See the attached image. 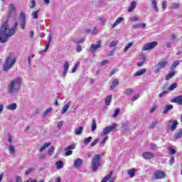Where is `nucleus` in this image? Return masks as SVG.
<instances>
[{"mask_svg": "<svg viewBox=\"0 0 182 182\" xmlns=\"http://www.w3.org/2000/svg\"><path fill=\"white\" fill-rule=\"evenodd\" d=\"M8 142L9 144H12V136L9 133L8 134Z\"/></svg>", "mask_w": 182, "mask_h": 182, "instance_id": "13d9d810", "label": "nucleus"}, {"mask_svg": "<svg viewBox=\"0 0 182 182\" xmlns=\"http://www.w3.org/2000/svg\"><path fill=\"white\" fill-rule=\"evenodd\" d=\"M134 174H136V168L128 170V176H129L131 178H133V177H134Z\"/></svg>", "mask_w": 182, "mask_h": 182, "instance_id": "c756f323", "label": "nucleus"}, {"mask_svg": "<svg viewBox=\"0 0 182 182\" xmlns=\"http://www.w3.org/2000/svg\"><path fill=\"white\" fill-rule=\"evenodd\" d=\"M35 169L33 168H29L28 169H27L25 172V175L28 176L29 174H31V173H32V171H33Z\"/></svg>", "mask_w": 182, "mask_h": 182, "instance_id": "603ef678", "label": "nucleus"}, {"mask_svg": "<svg viewBox=\"0 0 182 182\" xmlns=\"http://www.w3.org/2000/svg\"><path fill=\"white\" fill-rule=\"evenodd\" d=\"M146 72H147V70L144 68L139 70L134 74V77H137L138 76H143V75H144V73H146Z\"/></svg>", "mask_w": 182, "mask_h": 182, "instance_id": "f3484780", "label": "nucleus"}, {"mask_svg": "<svg viewBox=\"0 0 182 182\" xmlns=\"http://www.w3.org/2000/svg\"><path fill=\"white\" fill-rule=\"evenodd\" d=\"M21 85H22V79L20 77L14 78L10 82L7 90L10 95L18 93L21 90Z\"/></svg>", "mask_w": 182, "mask_h": 182, "instance_id": "f03ea898", "label": "nucleus"}, {"mask_svg": "<svg viewBox=\"0 0 182 182\" xmlns=\"http://www.w3.org/2000/svg\"><path fill=\"white\" fill-rule=\"evenodd\" d=\"M70 105H72V101H69L68 103L63 107V109L61 111L62 114H65V113L68 112V110L70 107Z\"/></svg>", "mask_w": 182, "mask_h": 182, "instance_id": "dca6fc26", "label": "nucleus"}, {"mask_svg": "<svg viewBox=\"0 0 182 182\" xmlns=\"http://www.w3.org/2000/svg\"><path fill=\"white\" fill-rule=\"evenodd\" d=\"M49 146H50V142L45 143L43 146H41L39 148L38 151L40 153H42V151H45V150H46L48 149V147H49Z\"/></svg>", "mask_w": 182, "mask_h": 182, "instance_id": "a211bd4d", "label": "nucleus"}, {"mask_svg": "<svg viewBox=\"0 0 182 182\" xmlns=\"http://www.w3.org/2000/svg\"><path fill=\"white\" fill-rule=\"evenodd\" d=\"M124 93L127 96H130L133 93V89L128 88L124 91Z\"/></svg>", "mask_w": 182, "mask_h": 182, "instance_id": "e433bc0d", "label": "nucleus"}, {"mask_svg": "<svg viewBox=\"0 0 182 182\" xmlns=\"http://www.w3.org/2000/svg\"><path fill=\"white\" fill-rule=\"evenodd\" d=\"M174 75H176V73L174 72L170 73L168 75H166V80H170V79H171V77H173Z\"/></svg>", "mask_w": 182, "mask_h": 182, "instance_id": "37998d69", "label": "nucleus"}, {"mask_svg": "<svg viewBox=\"0 0 182 182\" xmlns=\"http://www.w3.org/2000/svg\"><path fill=\"white\" fill-rule=\"evenodd\" d=\"M9 151L10 154H15V146H14V145H10L9 147Z\"/></svg>", "mask_w": 182, "mask_h": 182, "instance_id": "4c0bfd02", "label": "nucleus"}, {"mask_svg": "<svg viewBox=\"0 0 182 182\" xmlns=\"http://www.w3.org/2000/svg\"><path fill=\"white\" fill-rule=\"evenodd\" d=\"M136 5H137V3L136 1H132L130 4L129 7L128 8V12H133V11H134V9H136Z\"/></svg>", "mask_w": 182, "mask_h": 182, "instance_id": "6ab92c4d", "label": "nucleus"}, {"mask_svg": "<svg viewBox=\"0 0 182 182\" xmlns=\"http://www.w3.org/2000/svg\"><path fill=\"white\" fill-rule=\"evenodd\" d=\"M159 123H160V121H159V119H156L151 124L150 127L153 129L154 127H156V126H157Z\"/></svg>", "mask_w": 182, "mask_h": 182, "instance_id": "49530a36", "label": "nucleus"}, {"mask_svg": "<svg viewBox=\"0 0 182 182\" xmlns=\"http://www.w3.org/2000/svg\"><path fill=\"white\" fill-rule=\"evenodd\" d=\"M75 149V144H72L68 146L67 148L65 149V151H68V150H74Z\"/></svg>", "mask_w": 182, "mask_h": 182, "instance_id": "5fc2aeb1", "label": "nucleus"}, {"mask_svg": "<svg viewBox=\"0 0 182 182\" xmlns=\"http://www.w3.org/2000/svg\"><path fill=\"white\" fill-rule=\"evenodd\" d=\"M168 151H169V154H171V155H173L176 153V149H172V148H169Z\"/></svg>", "mask_w": 182, "mask_h": 182, "instance_id": "bf43d9fd", "label": "nucleus"}, {"mask_svg": "<svg viewBox=\"0 0 182 182\" xmlns=\"http://www.w3.org/2000/svg\"><path fill=\"white\" fill-rule=\"evenodd\" d=\"M171 9H178L180 8V4L178 3H172L171 4Z\"/></svg>", "mask_w": 182, "mask_h": 182, "instance_id": "f704fd0d", "label": "nucleus"}, {"mask_svg": "<svg viewBox=\"0 0 182 182\" xmlns=\"http://www.w3.org/2000/svg\"><path fill=\"white\" fill-rule=\"evenodd\" d=\"M23 180H22V177H21L20 176H17L16 177V182H22Z\"/></svg>", "mask_w": 182, "mask_h": 182, "instance_id": "052dcab7", "label": "nucleus"}, {"mask_svg": "<svg viewBox=\"0 0 182 182\" xmlns=\"http://www.w3.org/2000/svg\"><path fill=\"white\" fill-rule=\"evenodd\" d=\"M111 102H112V95L107 96V97L105 98L106 106H109Z\"/></svg>", "mask_w": 182, "mask_h": 182, "instance_id": "72a5a7b5", "label": "nucleus"}, {"mask_svg": "<svg viewBox=\"0 0 182 182\" xmlns=\"http://www.w3.org/2000/svg\"><path fill=\"white\" fill-rule=\"evenodd\" d=\"M9 9H10V11H11V12L15 11V6H14L13 4H10V5H9Z\"/></svg>", "mask_w": 182, "mask_h": 182, "instance_id": "0e129e2a", "label": "nucleus"}, {"mask_svg": "<svg viewBox=\"0 0 182 182\" xmlns=\"http://www.w3.org/2000/svg\"><path fill=\"white\" fill-rule=\"evenodd\" d=\"M36 6V1L35 0H31L30 9H33Z\"/></svg>", "mask_w": 182, "mask_h": 182, "instance_id": "09e8293b", "label": "nucleus"}, {"mask_svg": "<svg viewBox=\"0 0 182 182\" xmlns=\"http://www.w3.org/2000/svg\"><path fill=\"white\" fill-rule=\"evenodd\" d=\"M109 137H107V136H105L103 139L102 141H100V144L101 146H105V144L106 143V141H107Z\"/></svg>", "mask_w": 182, "mask_h": 182, "instance_id": "de8ad7c7", "label": "nucleus"}, {"mask_svg": "<svg viewBox=\"0 0 182 182\" xmlns=\"http://www.w3.org/2000/svg\"><path fill=\"white\" fill-rule=\"evenodd\" d=\"M55 166L58 170H60V168H63V161H58L55 162Z\"/></svg>", "mask_w": 182, "mask_h": 182, "instance_id": "473e14b6", "label": "nucleus"}, {"mask_svg": "<svg viewBox=\"0 0 182 182\" xmlns=\"http://www.w3.org/2000/svg\"><path fill=\"white\" fill-rule=\"evenodd\" d=\"M52 110H53L52 107H49L48 109H46L43 114L44 117H46V116H48V113H50V112H52Z\"/></svg>", "mask_w": 182, "mask_h": 182, "instance_id": "58836bf2", "label": "nucleus"}, {"mask_svg": "<svg viewBox=\"0 0 182 182\" xmlns=\"http://www.w3.org/2000/svg\"><path fill=\"white\" fill-rule=\"evenodd\" d=\"M19 22H20V26L21 29H25V26L26 25V16L25 15V13H21L19 16Z\"/></svg>", "mask_w": 182, "mask_h": 182, "instance_id": "1a4fd4ad", "label": "nucleus"}, {"mask_svg": "<svg viewBox=\"0 0 182 182\" xmlns=\"http://www.w3.org/2000/svg\"><path fill=\"white\" fill-rule=\"evenodd\" d=\"M90 141H92V136H89L86 139H84V144L85 146H87V144H89V143H90Z\"/></svg>", "mask_w": 182, "mask_h": 182, "instance_id": "ea45409f", "label": "nucleus"}, {"mask_svg": "<svg viewBox=\"0 0 182 182\" xmlns=\"http://www.w3.org/2000/svg\"><path fill=\"white\" fill-rule=\"evenodd\" d=\"M99 143V139H95L94 141H92L90 144L91 147H94V146H96Z\"/></svg>", "mask_w": 182, "mask_h": 182, "instance_id": "4d7b16f0", "label": "nucleus"}, {"mask_svg": "<svg viewBox=\"0 0 182 182\" xmlns=\"http://www.w3.org/2000/svg\"><path fill=\"white\" fill-rule=\"evenodd\" d=\"M73 154V151L70 150H67L65 151V156H72Z\"/></svg>", "mask_w": 182, "mask_h": 182, "instance_id": "e2e57ef3", "label": "nucleus"}, {"mask_svg": "<svg viewBox=\"0 0 182 182\" xmlns=\"http://www.w3.org/2000/svg\"><path fill=\"white\" fill-rule=\"evenodd\" d=\"M152 8L156 11V12H159V7L157 6L156 0H151Z\"/></svg>", "mask_w": 182, "mask_h": 182, "instance_id": "c85d7f7f", "label": "nucleus"}, {"mask_svg": "<svg viewBox=\"0 0 182 182\" xmlns=\"http://www.w3.org/2000/svg\"><path fill=\"white\" fill-rule=\"evenodd\" d=\"M63 69L64 71L61 77H63V79H65V77H66V75H68V72L69 71V63L68 61L65 62L63 65Z\"/></svg>", "mask_w": 182, "mask_h": 182, "instance_id": "4468645a", "label": "nucleus"}, {"mask_svg": "<svg viewBox=\"0 0 182 182\" xmlns=\"http://www.w3.org/2000/svg\"><path fill=\"white\" fill-rule=\"evenodd\" d=\"M62 126H63V122L60 121V122H59L58 124L57 125V127L58 129H62Z\"/></svg>", "mask_w": 182, "mask_h": 182, "instance_id": "338daca9", "label": "nucleus"}, {"mask_svg": "<svg viewBox=\"0 0 182 182\" xmlns=\"http://www.w3.org/2000/svg\"><path fill=\"white\" fill-rule=\"evenodd\" d=\"M157 109V106L154 105V107H151L149 112L150 113H154V112Z\"/></svg>", "mask_w": 182, "mask_h": 182, "instance_id": "69168bd1", "label": "nucleus"}, {"mask_svg": "<svg viewBox=\"0 0 182 182\" xmlns=\"http://www.w3.org/2000/svg\"><path fill=\"white\" fill-rule=\"evenodd\" d=\"M92 132H95L96 130V121L92 119V127H91Z\"/></svg>", "mask_w": 182, "mask_h": 182, "instance_id": "a18cd8bd", "label": "nucleus"}, {"mask_svg": "<svg viewBox=\"0 0 182 182\" xmlns=\"http://www.w3.org/2000/svg\"><path fill=\"white\" fill-rule=\"evenodd\" d=\"M50 42H52V35L49 34L48 36V39L46 41V46H45V49L43 50V52H48V49H49Z\"/></svg>", "mask_w": 182, "mask_h": 182, "instance_id": "2eb2a0df", "label": "nucleus"}, {"mask_svg": "<svg viewBox=\"0 0 182 182\" xmlns=\"http://www.w3.org/2000/svg\"><path fill=\"white\" fill-rule=\"evenodd\" d=\"M16 107H18L16 103H13L7 105L6 108L7 110H16Z\"/></svg>", "mask_w": 182, "mask_h": 182, "instance_id": "412c9836", "label": "nucleus"}, {"mask_svg": "<svg viewBox=\"0 0 182 182\" xmlns=\"http://www.w3.org/2000/svg\"><path fill=\"white\" fill-rule=\"evenodd\" d=\"M82 166V159L80 158H78L75 159L74 162V166L77 168Z\"/></svg>", "mask_w": 182, "mask_h": 182, "instance_id": "b1692460", "label": "nucleus"}, {"mask_svg": "<svg viewBox=\"0 0 182 182\" xmlns=\"http://www.w3.org/2000/svg\"><path fill=\"white\" fill-rule=\"evenodd\" d=\"M102 48V41H97L96 42V44H91L90 47V52L91 53H93V52H96L97 49Z\"/></svg>", "mask_w": 182, "mask_h": 182, "instance_id": "9b49d317", "label": "nucleus"}, {"mask_svg": "<svg viewBox=\"0 0 182 182\" xmlns=\"http://www.w3.org/2000/svg\"><path fill=\"white\" fill-rule=\"evenodd\" d=\"M171 103H176L179 106L182 105V95H178L173 99L171 100Z\"/></svg>", "mask_w": 182, "mask_h": 182, "instance_id": "ddd939ff", "label": "nucleus"}, {"mask_svg": "<svg viewBox=\"0 0 182 182\" xmlns=\"http://www.w3.org/2000/svg\"><path fill=\"white\" fill-rule=\"evenodd\" d=\"M119 113H120V109L117 108L114 110V114L112 115V117H117V116L119 115Z\"/></svg>", "mask_w": 182, "mask_h": 182, "instance_id": "8fccbe9b", "label": "nucleus"}, {"mask_svg": "<svg viewBox=\"0 0 182 182\" xmlns=\"http://www.w3.org/2000/svg\"><path fill=\"white\" fill-rule=\"evenodd\" d=\"M48 153L50 156H52L55 153V146H50L48 151Z\"/></svg>", "mask_w": 182, "mask_h": 182, "instance_id": "c03bdc74", "label": "nucleus"}, {"mask_svg": "<svg viewBox=\"0 0 182 182\" xmlns=\"http://www.w3.org/2000/svg\"><path fill=\"white\" fill-rule=\"evenodd\" d=\"M83 132V127H79L78 128H76L75 129V134L76 136H80L82 133Z\"/></svg>", "mask_w": 182, "mask_h": 182, "instance_id": "a878e982", "label": "nucleus"}, {"mask_svg": "<svg viewBox=\"0 0 182 182\" xmlns=\"http://www.w3.org/2000/svg\"><path fill=\"white\" fill-rule=\"evenodd\" d=\"M165 178H166V173L163 171L156 170L154 173V178H155V180H161Z\"/></svg>", "mask_w": 182, "mask_h": 182, "instance_id": "6e6552de", "label": "nucleus"}, {"mask_svg": "<svg viewBox=\"0 0 182 182\" xmlns=\"http://www.w3.org/2000/svg\"><path fill=\"white\" fill-rule=\"evenodd\" d=\"M117 85H119V80L115 79L112 81V84L110 86V89L111 90H113L114 89V87H116V86H117Z\"/></svg>", "mask_w": 182, "mask_h": 182, "instance_id": "7c9ffc66", "label": "nucleus"}, {"mask_svg": "<svg viewBox=\"0 0 182 182\" xmlns=\"http://www.w3.org/2000/svg\"><path fill=\"white\" fill-rule=\"evenodd\" d=\"M166 8H167V1H164L162 2V9H166Z\"/></svg>", "mask_w": 182, "mask_h": 182, "instance_id": "680f3d73", "label": "nucleus"}, {"mask_svg": "<svg viewBox=\"0 0 182 182\" xmlns=\"http://www.w3.org/2000/svg\"><path fill=\"white\" fill-rule=\"evenodd\" d=\"M182 137V129H178L176 134H174L173 138L175 140H178V139H181Z\"/></svg>", "mask_w": 182, "mask_h": 182, "instance_id": "aec40b11", "label": "nucleus"}, {"mask_svg": "<svg viewBox=\"0 0 182 182\" xmlns=\"http://www.w3.org/2000/svg\"><path fill=\"white\" fill-rule=\"evenodd\" d=\"M17 26V22L15 23L14 26L11 28H9L8 21L3 23L0 27V43H6V42H8L11 36H14L15 34Z\"/></svg>", "mask_w": 182, "mask_h": 182, "instance_id": "f257e3e1", "label": "nucleus"}, {"mask_svg": "<svg viewBox=\"0 0 182 182\" xmlns=\"http://www.w3.org/2000/svg\"><path fill=\"white\" fill-rule=\"evenodd\" d=\"M179 65H180L179 60L175 61L172 65V66L171 67V70H174V69H176V68H177V66H178Z\"/></svg>", "mask_w": 182, "mask_h": 182, "instance_id": "c9c22d12", "label": "nucleus"}, {"mask_svg": "<svg viewBox=\"0 0 182 182\" xmlns=\"http://www.w3.org/2000/svg\"><path fill=\"white\" fill-rule=\"evenodd\" d=\"M173 105H166V107L163 111L164 114H166V113H168L169 110H171L173 109Z\"/></svg>", "mask_w": 182, "mask_h": 182, "instance_id": "393cba45", "label": "nucleus"}, {"mask_svg": "<svg viewBox=\"0 0 182 182\" xmlns=\"http://www.w3.org/2000/svg\"><path fill=\"white\" fill-rule=\"evenodd\" d=\"M123 21H124V18L122 17H119L118 18L115 22L112 24V28H116V26H117V25H119V23H120V22H123Z\"/></svg>", "mask_w": 182, "mask_h": 182, "instance_id": "5701e85b", "label": "nucleus"}, {"mask_svg": "<svg viewBox=\"0 0 182 182\" xmlns=\"http://www.w3.org/2000/svg\"><path fill=\"white\" fill-rule=\"evenodd\" d=\"M139 97H140V95L139 94H135L133 97H132V102H136V100H137V99H139Z\"/></svg>", "mask_w": 182, "mask_h": 182, "instance_id": "864d4df0", "label": "nucleus"}, {"mask_svg": "<svg viewBox=\"0 0 182 182\" xmlns=\"http://www.w3.org/2000/svg\"><path fill=\"white\" fill-rule=\"evenodd\" d=\"M112 176H113V171H111L108 175H107L104 178H102L101 182H107L110 178H112Z\"/></svg>", "mask_w": 182, "mask_h": 182, "instance_id": "cd10ccee", "label": "nucleus"}, {"mask_svg": "<svg viewBox=\"0 0 182 182\" xmlns=\"http://www.w3.org/2000/svg\"><path fill=\"white\" fill-rule=\"evenodd\" d=\"M39 12H41L40 9L33 11L31 13V18H33V19H38V18H39Z\"/></svg>", "mask_w": 182, "mask_h": 182, "instance_id": "4be33fe9", "label": "nucleus"}, {"mask_svg": "<svg viewBox=\"0 0 182 182\" xmlns=\"http://www.w3.org/2000/svg\"><path fill=\"white\" fill-rule=\"evenodd\" d=\"M73 42L76 43V45H79L80 43H83V42H85V38H75L73 40Z\"/></svg>", "mask_w": 182, "mask_h": 182, "instance_id": "2f4dec72", "label": "nucleus"}, {"mask_svg": "<svg viewBox=\"0 0 182 182\" xmlns=\"http://www.w3.org/2000/svg\"><path fill=\"white\" fill-rule=\"evenodd\" d=\"M16 63V58L12 54H10L5 60L3 65V69L5 72H8L9 69H12V67Z\"/></svg>", "mask_w": 182, "mask_h": 182, "instance_id": "7ed1b4c3", "label": "nucleus"}, {"mask_svg": "<svg viewBox=\"0 0 182 182\" xmlns=\"http://www.w3.org/2000/svg\"><path fill=\"white\" fill-rule=\"evenodd\" d=\"M177 126H178V122L177 120L172 119L167 122L166 127L171 132H174L177 129Z\"/></svg>", "mask_w": 182, "mask_h": 182, "instance_id": "0eeeda50", "label": "nucleus"}, {"mask_svg": "<svg viewBox=\"0 0 182 182\" xmlns=\"http://www.w3.org/2000/svg\"><path fill=\"white\" fill-rule=\"evenodd\" d=\"M116 124H112L111 126L105 127L101 132V136H107L110 132H113L116 129Z\"/></svg>", "mask_w": 182, "mask_h": 182, "instance_id": "423d86ee", "label": "nucleus"}, {"mask_svg": "<svg viewBox=\"0 0 182 182\" xmlns=\"http://www.w3.org/2000/svg\"><path fill=\"white\" fill-rule=\"evenodd\" d=\"M149 147L151 150H157V145H156V144L151 143Z\"/></svg>", "mask_w": 182, "mask_h": 182, "instance_id": "3c124183", "label": "nucleus"}, {"mask_svg": "<svg viewBox=\"0 0 182 182\" xmlns=\"http://www.w3.org/2000/svg\"><path fill=\"white\" fill-rule=\"evenodd\" d=\"M117 41H112L109 43V48H114V46H117Z\"/></svg>", "mask_w": 182, "mask_h": 182, "instance_id": "6e6d98bb", "label": "nucleus"}, {"mask_svg": "<svg viewBox=\"0 0 182 182\" xmlns=\"http://www.w3.org/2000/svg\"><path fill=\"white\" fill-rule=\"evenodd\" d=\"M168 65V61L165 60H161L156 65L155 73H159L161 69H166V66Z\"/></svg>", "mask_w": 182, "mask_h": 182, "instance_id": "39448f33", "label": "nucleus"}, {"mask_svg": "<svg viewBox=\"0 0 182 182\" xmlns=\"http://www.w3.org/2000/svg\"><path fill=\"white\" fill-rule=\"evenodd\" d=\"M129 22H139L140 21V18L137 16H131L128 18Z\"/></svg>", "mask_w": 182, "mask_h": 182, "instance_id": "bb28decb", "label": "nucleus"}, {"mask_svg": "<svg viewBox=\"0 0 182 182\" xmlns=\"http://www.w3.org/2000/svg\"><path fill=\"white\" fill-rule=\"evenodd\" d=\"M102 159V155L100 154H96L92 157V161H91V167L92 169V171L96 173L97 170L99 169V166H100V160Z\"/></svg>", "mask_w": 182, "mask_h": 182, "instance_id": "20e7f679", "label": "nucleus"}, {"mask_svg": "<svg viewBox=\"0 0 182 182\" xmlns=\"http://www.w3.org/2000/svg\"><path fill=\"white\" fill-rule=\"evenodd\" d=\"M177 86V83L174 82L169 87H168V90H174V89H176Z\"/></svg>", "mask_w": 182, "mask_h": 182, "instance_id": "a19ab883", "label": "nucleus"}, {"mask_svg": "<svg viewBox=\"0 0 182 182\" xmlns=\"http://www.w3.org/2000/svg\"><path fill=\"white\" fill-rule=\"evenodd\" d=\"M31 58H35V54H33L31 56H28V60L29 65H31Z\"/></svg>", "mask_w": 182, "mask_h": 182, "instance_id": "774afa93", "label": "nucleus"}, {"mask_svg": "<svg viewBox=\"0 0 182 182\" xmlns=\"http://www.w3.org/2000/svg\"><path fill=\"white\" fill-rule=\"evenodd\" d=\"M156 46H157V42L156 41L144 44L143 50H151V49H154Z\"/></svg>", "mask_w": 182, "mask_h": 182, "instance_id": "9d476101", "label": "nucleus"}, {"mask_svg": "<svg viewBox=\"0 0 182 182\" xmlns=\"http://www.w3.org/2000/svg\"><path fill=\"white\" fill-rule=\"evenodd\" d=\"M142 157L145 160H151V159H154V154L150 151H146L142 154Z\"/></svg>", "mask_w": 182, "mask_h": 182, "instance_id": "f8f14e48", "label": "nucleus"}, {"mask_svg": "<svg viewBox=\"0 0 182 182\" xmlns=\"http://www.w3.org/2000/svg\"><path fill=\"white\" fill-rule=\"evenodd\" d=\"M133 46V43H129L124 48V52H127Z\"/></svg>", "mask_w": 182, "mask_h": 182, "instance_id": "79ce46f5", "label": "nucleus"}]
</instances>
